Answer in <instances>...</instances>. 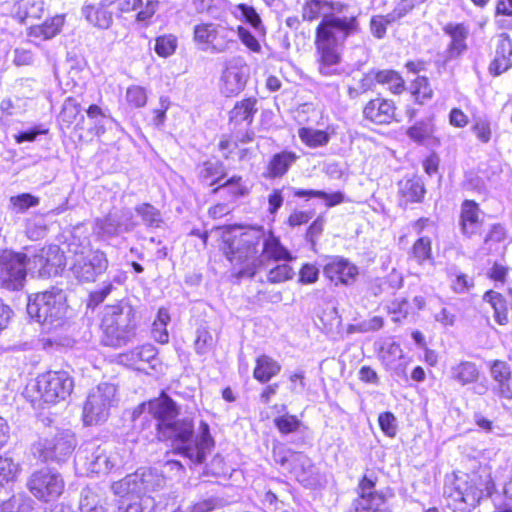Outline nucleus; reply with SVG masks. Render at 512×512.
Here are the masks:
<instances>
[{"instance_id": "nucleus-4", "label": "nucleus", "mask_w": 512, "mask_h": 512, "mask_svg": "<svg viewBox=\"0 0 512 512\" xmlns=\"http://www.w3.org/2000/svg\"><path fill=\"white\" fill-rule=\"evenodd\" d=\"M136 328V313L132 308L112 307L101 322V341L105 346L122 347L135 336Z\"/></svg>"}, {"instance_id": "nucleus-53", "label": "nucleus", "mask_w": 512, "mask_h": 512, "mask_svg": "<svg viewBox=\"0 0 512 512\" xmlns=\"http://www.w3.org/2000/svg\"><path fill=\"white\" fill-rule=\"evenodd\" d=\"M39 262L41 264V271L49 276L57 275L60 267L63 265V255L59 254L58 251L47 252L46 256L39 255Z\"/></svg>"}, {"instance_id": "nucleus-47", "label": "nucleus", "mask_w": 512, "mask_h": 512, "mask_svg": "<svg viewBox=\"0 0 512 512\" xmlns=\"http://www.w3.org/2000/svg\"><path fill=\"white\" fill-rule=\"evenodd\" d=\"M178 47V38L174 34H163L155 38V53L161 58L173 55Z\"/></svg>"}, {"instance_id": "nucleus-33", "label": "nucleus", "mask_w": 512, "mask_h": 512, "mask_svg": "<svg viewBox=\"0 0 512 512\" xmlns=\"http://www.w3.org/2000/svg\"><path fill=\"white\" fill-rule=\"evenodd\" d=\"M281 369L282 366L277 360L270 355L261 354L255 358L252 375L257 382L267 384L279 375Z\"/></svg>"}, {"instance_id": "nucleus-36", "label": "nucleus", "mask_w": 512, "mask_h": 512, "mask_svg": "<svg viewBox=\"0 0 512 512\" xmlns=\"http://www.w3.org/2000/svg\"><path fill=\"white\" fill-rule=\"evenodd\" d=\"M334 134V128L328 126L326 129H314L312 127H301L298 129V136L301 142L308 148H318L326 146Z\"/></svg>"}, {"instance_id": "nucleus-42", "label": "nucleus", "mask_w": 512, "mask_h": 512, "mask_svg": "<svg viewBox=\"0 0 512 512\" xmlns=\"http://www.w3.org/2000/svg\"><path fill=\"white\" fill-rule=\"evenodd\" d=\"M135 211L147 227L159 228L163 223L160 210L148 202L137 205Z\"/></svg>"}, {"instance_id": "nucleus-62", "label": "nucleus", "mask_w": 512, "mask_h": 512, "mask_svg": "<svg viewBox=\"0 0 512 512\" xmlns=\"http://www.w3.org/2000/svg\"><path fill=\"white\" fill-rule=\"evenodd\" d=\"M312 218L309 211L304 210H293L286 219V224L290 228L299 227L307 224Z\"/></svg>"}, {"instance_id": "nucleus-25", "label": "nucleus", "mask_w": 512, "mask_h": 512, "mask_svg": "<svg viewBox=\"0 0 512 512\" xmlns=\"http://www.w3.org/2000/svg\"><path fill=\"white\" fill-rule=\"evenodd\" d=\"M298 159L299 156L292 150L278 151L269 158L263 175L270 180L283 178Z\"/></svg>"}, {"instance_id": "nucleus-38", "label": "nucleus", "mask_w": 512, "mask_h": 512, "mask_svg": "<svg viewBox=\"0 0 512 512\" xmlns=\"http://www.w3.org/2000/svg\"><path fill=\"white\" fill-rule=\"evenodd\" d=\"M469 36L470 25L468 23H458L450 27V58L459 57L468 50Z\"/></svg>"}, {"instance_id": "nucleus-30", "label": "nucleus", "mask_w": 512, "mask_h": 512, "mask_svg": "<svg viewBox=\"0 0 512 512\" xmlns=\"http://www.w3.org/2000/svg\"><path fill=\"white\" fill-rule=\"evenodd\" d=\"M425 188L416 177L404 178L398 183V199L401 206L422 202Z\"/></svg>"}, {"instance_id": "nucleus-20", "label": "nucleus", "mask_w": 512, "mask_h": 512, "mask_svg": "<svg viewBox=\"0 0 512 512\" xmlns=\"http://www.w3.org/2000/svg\"><path fill=\"white\" fill-rule=\"evenodd\" d=\"M258 100L254 96L245 97L236 101L232 109L228 113V125L230 131L238 132L242 128H249L258 112Z\"/></svg>"}, {"instance_id": "nucleus-16", "label": "nucleus", "mask_w": 512, "mask_h": 512, "mask_svg": "<svg viewBox=\"0 0 512 512\" xmlns=\"http://www.w3.org/2000/svg\"><path fill=\"white\" fill-rule=\"evenodd\" d=\"M57 123L63 134L66 132L75 133L78 142H86V139L80 133L84 128L85 117L82 114L81 104L74 96H69L64 100L57 117Z\"/></svg>"}, {"instance_id": "nucleus-1", "label": "nucleus", "mask_w": 512, "mask_h": 512, "mask_svg": "<svg viewBox=\"0 0 512 512\" xmlns=\"http://www.w3.org/2000/svg\"><path fill=\"white\" fill-rule=\"evenodd\" d=\"M180 407L164 390L157 397L142 401L133 408L131 420L138 434L145 440L170 443L172 453L202 464L212 451L215 441L207 422L199 424L200 434L193 444L194 423L179 419Z\"/></svg>"}, {"instance_id": "nucleus-31", "label": "nucleus", "mask_w": 512, "mask_h": 512, "mask_svg": "<svg viewBox=\"0 0 512 512\" xmlns=\"http://www.w3.org/2000/svg\"><path fill=\"white\" fill-rule=\"evenodd\" d=\"M217 187V194L221 193L229 202L236 201L250 193V187L243 176L239 174L227 175Z\"/></svg>"}, {"instance_id": "nucleus-41", "label": "nucleus", "mask_w": 512, "mask_h": 512, "mask_svg": "<svg viewBox=\"0 0 512 512\" xmlns=\"http://www.w3.org/2000/svg\"><path fill=\"white\" fill-rule=\"evenodd\" d=\"M170 321V315L166 308H159L156 318L152 324V336L160 344H166L169 341L167 324Z\"/></svg>"}, {"instance_id": "nucleus-10", "label": "nucleus", "mask_w": 512, "mask_h": 512, "mask_svg": "<svg viewBox=\"0 0 512 512\" xmlns=\"http://www.w3.org/2000/svg\"><path fill=\"white\" fill-rule=\"evenodd\" d=\"M358 29L356 16L324 15L315 28L314 43L340 45Z\"/></svg>"}, {"instance_id": "nucleus-39", "label": "nucleus", "mask_w": 512, "mask_h": 512, "mask_svg": "<svg viewBox=\"0 0 512 512\" xmlns=\"http://www.w3.org/2000/svg\"><path fill=\"white\" fill-rule=\"evenodd\" d=\"M44 12L42 0H18L15 4L14 17L20 23L39 20Z\"/></svg>"}, {"instance_id": "nucleus-3", "label": "nucleus", "mask_w": 512, "mask_h": 512, "mask_svg": "<svg viewBox=\"0 0 512 512\" xmlns=\"http://www.w3.org/2000/svg\"><path fill=\"white\" fill-rule=\"evenodd\" d=\"M73 388L74 379L67 371L48 370L27 384L25 395L34 406H51L66 400Z\"/></svg>"}, {"instance_id": "nucleus-29", "label": "nucleus", "mask_w": 512, "mask_h": 512, "mask_svg": "<svg viewBox=\"0 0 512 512\" xmlns=\"http://www.w3.org/2000/svg\"><path fill=\"white\" fill-rule=\"evenodd\" d=\"M263 259L272 262H291L295 259L292 253L281 243L278 236L269 231L266 238H261Z\"/></svg>"}, {"instance_id": "nucleus-18", "label": "nucleus", "mask_w": 512, "mask_h": 512, "mask_svg": "<svg viewBox=\"0 0 512 512\" xmlns=\"http://www.w3.org/2000/svg\"><path fill=\"white\" fill-rule=\"evenodd\" d=\"M254 139L255 133L252 129H246L239 137L224 134L218 141L217 149L225 160H231L236 156L238 161H245L253 156V151L251 148L241 147V144L251 143Z\"/></svg>"}, {"instance_id": "nucleus-28", "label": "nucleus", "mask_w": 512, "mask_h": 512, "mask_svg": "<svg viewBox=\"0 0 512 512\" xmlns=\"http://www.w3.org/2000/svg\"><path fill=\"white\" fill-rule=\"evenodd\" d=\"M314 46L319 72L326 76L335 74L333 67L341 61L339 45L314 43Z\"/></svg>"}, {"instance_id": "nucleus-27", "label": "nucleus", "mask_w": 512, "mask_h": 512, "mask_svg": "<svg viewBox=\"0 0 512 512\" xmlns=\"http://www.w3.org/2000/svg\"><path fill=\"white\" fill-rule=\"evenodd\" d=\"M480 214L478 203L473 200L463 201L460 212V226L463 234L473 236L481 231L483 221Z\"/></svg>"}, {"instance_id": "nucleus-60", "label": "nucleus", "mask_w": 512, "mask_h": 512, "mask_svg": "<svg viewBox=\"0 0 512 512\" xmlns=\"http://www.w3.org/2000/svg\"><path fill=\"white\" fill-rule=\"evenodd\" d=\"M319 269L313 263H304L298 272V282L303 285L314 284L318 281Z\"/></svg>"}, {"instance_id": "nucleus-43", "label": "nucleus", "mask_w": 512, "mask_h": 512, "mask_svg": "<svg viewBox=\"0 0 512 512\" xmlns=\"http://www.w3.org/2000/svg\"><path fill=\"white\" fill-rule=\"evenodd\" d=\"M410 93L414 101L421 105L433 96V90L425 76H417L411 82Z\"/></svg>"}, {"instance_id": "nucleus-15", "label": "nucleus", "mask_w": 512, "mask_h": 512, "mask_svg": "<svg viewBox=\"0 0 512 512\" xmlns=\"http://www.w3.org/2000/svg\"><path fill=\"white\" fill-rule=\"evenodd\" d=\"M272 457L275 463L286 467L289 473L300 481L307 480L314 467L311 458L307 454L285 448L283 445L273 448Z\"/></svg>"}, {"instance_id": "nucleus-14", "label": "nucleus", "mask_w": 512, "mask_h": 512, "mask_svg": "<svg viewBox=\"0 0 512 512\" xmlns=\"http://www.w3.org/2000/svg\"><path fill=\"white\" fill-rule=\"evenodd\" d=\"M377 86L386 88L392 95H402L407 90L406 80L394 69H371L363 75L360 87L363 92L373 91Z\"/></svg>"}, {"instance_id": "nucleus-55", "label": "nucleus", "mask_w": 512, "mask_h": 512, "mask_svg": "<svg viewBox=\"0 0 512 512\" xmlns=\"http://www.w3.org/2000/svg\"><path fill=\"white\" fill-rule=\"evenodd\" d=\"M510 267L499 261H494L486 271V278L495 285H505L508 282Z\"/></svg>"}, {"instance_id": "nucleus-52", "label": "nucleus", "mask_w": 512, "mask_h": 512, "mask_svg": "<svg viewBox=\"0 0 512 512\" xmlns=\"http://www.w3.org/2000/svg\"><path fill=\"white\" fill-rule=\"evenodd\" d=\"M10 207L16 213H24L40 203V199L30 193H21L9 198Z\"/></svg>"}, {"instance_id": "nucleus-19", "label": "nucleus", "mask_w": 512, "mask_h": 512, "mask_svg": "<svg viewBox=\"0 0 512 512\" xmlns=\"http://www.w3.org/2000/svg\"><path fill=\"white\" fill-rule=\"evenodd\" d=\"M108 267L106 254L101 250H90L86 255L77 259L72 271L80 281L92 282Z\"/></svg>"}, {"instance_id": "nucleus-58", "label": "nucleus", "mask_w": 512, "mask_h": 512, "mask_svg": "<svg viewBox=\"0 0 512 512\" xmlns=\"http://www.w3.org/2000/svg\"><path fill=\"white\" fill-rule=\"evenodd\" d=\"M325 227V218L318 215L307 227L305 231V239L312 245H315L322 236Z\"/></svg>"}, {"instance_id": "nucleus-11", "label": "nucleus", "mask_w": 512, "mask_h": 512, "mask_svg": "<svg viewBox=\"0 0 512 512\" xmlns=\"http://www.w3.org/2000/svg\"><path fill=\"white\" fill-rule=\"evenodd\" d=\"M361 115L366 124L376 127L390 126L400 120L397 102L382 93H377L362 105Z\"/></svg>"}, {"instance_id": "nucleus-61", "label": "nucleus", "mask_w": 512, "mask_h": 512, "mask_svg": "<svg viewBox=\"0 0 512 512\" xmlns=\"http://www.w3.org/2000/svg\"><path fill=\"white\" fill-rule=\"evenodd\" d=\"M396 356L402 357V349L398 343H391L386 348L380 351V360L385 367H391L394 363Z\"/></svg>"}, {"instance_id": "nucleus-23", "label": "nucleus", "mask_w": 512, "mask_h": 512, "mask_svg": "<svg viewBox=\"0 0 512 512\" xmlns=\"http://www.w3.org/2000/svg\"><path fill=\"white\" fill-rule=\"evenodd\" d=\"M123 358L128 366L146 374L149 369H156L158 364L157 349L151 344L135 347L123 354Z\"/></svg>"}, {"instance_id": "nucleus-63", "label": "nucleus", "mask_w": 512, "mask_h": 512, "mask_svg": "<svg viewBox=\"0 0 512 512\" xmlns=\"http://www.w3.org/2000/svg\"><path fill=\"white\" fill-rule=\"evenodd\" d=\"M506 229L501 224H494L489 229L488 233L484 238L486 244H494L503 242L506 239Z\"/></svg>"}, {"instance_id": "nucleus-46", "label": "nucleus", "mask_w": 512, "mask_h": 512, "mask_svg": "<svg viewBox=\"0 0 512 512\" xmlns=\"http://www.w3.org/2000/svg\"><path fill=\"white\" fill-rule=\"evenodd\" d=\"M218 336L207 327H201L196 332L194 348L197 354H205L217 343Z\"/></svg>"}, {"instance_id": "nucleus-34", "label": "nucleus", "mask_w": 512, "mask_h": 512, "mask_svg": "<svg viewBox=\"0 0 512 512\" xmlns=\"http://www.w3.org/2000/svg\"><path fill=\"white\" fill-rule=\"evenodd\" d=\"M64 16L55 15L47 18L43 23L31 25L27 29V35L31 38L49 40L57 36L64 25Z\"/></svg>"}, {"instance_id": "nucleus-32", "label": "nucleus", "mask_w": 512, "mask_h": 512, "mask_svg": "<svg viewBox=\"0 0 512 512\" xmlns=\"http://www.w3.org/2000/svg\"><path fill=\"white\" fill-rule=\"evenodd\" d=\"M109 6L107 0L85 5L83 7L85 19L96 28L108 29L113 23L112 12L108 10Z\"/></svg>"}, {"instance_id": "nucleus-13", "label": "nucleus", "mask_w": 512, "mask_h": 512, "mask_svg": "<svg viewBox=\"0 0 512 512\" xmlns=\"http://www.w3.org/2000/svg\"><path fill=\"white\" fill-rule=\"evenodd\" d=\"M322 274L330 287H349L356 283L360 271L358 266L341 255L326 256Z\"/></svg>"}, {"instance_id": "nucleus-50", "label": "nucleus", "mask_w": 512, "mask_h": 512, "mask_svg": "<svg viewBox=\"0 0 512 512\" xmlns=\"http://www.w3.org/2000/svg\"><path fill=\"white\" fill-rule=\"evenodd\" d=\"M236 8L241 12V19L243 22L265 35L266 29L263 25L262 19L253 6L245 3H239L236 5Z\"/></svg>"}, {"instance_id": "nucleus-45", "label": "nucleus", "mask_w": 512, "mask_h": 512, "mask_svg": "<svg viewBox=\"0 0 512 512\" xmlns=\"http://www.w3.org/2000/svg\"><path fill=\"white\" fill-rule=\"evenodd\" d=\"M478 377L479 371L472 362H461L453 368V379L462 385L473 383L477 381Z\"/></svg>"}, {"instance_id": "nucleus-48", "label": "nucleus", "mask_w": 512, "mask_h": 512, "mask_svg": "<svg viewBox=\"0 0 512 512\" xmlns=\"http://www.w3.org/2000/svg\"><path fill=\"white\" fill-rule=\"evenodd\" d=\"M273 423L282 435L293 434L299 431L302 425L301 420L296 415L288 412L275 417Z\"/></svg>"}, {"instance_id": "nucleus-21", "label": "nucleus", "mask_w": 512, "mask_h": 512, "mask_svg": "<svg viewBox=\"0 0 512 512\" xmlns=\"http://www.w3.org/2000/svg\"><path fill=\"white\" fill-rule=\"evenodd\" d=\"M227 175V167L220 160H205L196 168L198 183L203 188L208 189L212 195H217V186L222 183Z\"/></svg>"}, {"instance_id": "nucleus-9", "label": "nucleus", "mask_w": 512, "mask_h": 512, "mask_svg": "<svg viewBox=\"0 0 512 512\" xmlns=\"http://www.w3.org/2000/svg\"><path fill=\"white\" fill-rule=\"evenodd\" d=\"M29 258L25 253L4 250L0 253V287L20 291L26 283Z\"/></svg>"}, {"instance_id": "nucleus-57", "label": "nucleus", "mask_w": 512, "mask_h": 512, "mask_svg": "<svg viewBox=\"0 0 512 512\" xmlns=\"http://www.w3.org/2000/svg\"><path fill=\"white\" fill-rule=\"evenodd\" d=\"M472 131L475 134L476 138L481 143H488L492 139V128L491 124L487 119L484 118H478L475 119L472 125Z\"/></svg>"}, {"instance_id": "nucleus-7", "label": "nucleus", "mask_w": 512, "mask_h": 512, "mask_svg": "<svg viewBox=\"0 0 512 512\" xmlns=\"http://www.w3.org/2000/svg\"><path fill=\"white\" fill-rule=\"evenodd\" d=\"M465 476L470 481L458 475L454 477L453 488L450 490V497L454 502L475 506L482 496L490 497L496 491L495 479L490 472L474 474L472 477Z\"/></svg>"}, {"instance_id": "nucleus-5", "label": "nucleus", "mask_w": 512, "mask_h": 512, "mask_svg": "<svg viewBox=\"0 0 512 512\" xmlns=\"http://www.w3.org/2000/svg\"><path fill=\"white\" fill-rule=\"evenodd\" d=\"M233 33L234 28L225 20L200 21L193 27L192 40L203 51L224 53L235 43Z\"/></svg>"}, {"instance_id": "nucleus-49", "label": "nucleus", "mask_w": 512, "mask_h": 512, "mask_svg": "<svg viewBox=\"0 0 512 512\" xmlns=\"http://www.w3.org/2000/svg\"><path fill=\"white\" fill-rule=\"evenodd\" d=\"M20 472L19 465L11 458L0 456V486L5 487L17 480Z\"/></svg>"}, {"instance_id": "nucleus-51", "label": "nucleus", "mask_w": 512, "mask_h": 512, "mask_svg": "<svg viewBox=\"0 0 512 512\" xmlns=\"http://www.w3.org/2000/svg\"><path fill=\"white\" fill-rule=\"evenodd\" d=\"M295 275L293 267L284 262L277 264L267 272V281L271 284H280L291 280Z\"/></svg>"}, {"instance_id": "nucleus-17", "label": "nucleus", "mask_w": 512, "mask_h": 512, "mask_svg": "<svg viewBox=\"0 0 512 512\" xmlns=\"http://www.w3.org/2000/svg\"><path fill=\"white\" fill-rule=\"evenodd\" d=\"M512 68V38L502 32L496 35L490 51L488 72L492 77H498Z\"/></svg>"}, {"instance_id": "nucleus-24", "label": "nucleus", "mask_w": 512, "mask_h": 512, "mask_svg": "<svg viewBox=\"0 0 512 512\" xmlns=\"http://www.w3.org/2000/svg\"><path fill=\"white\" fill-rule=\"evenodd\" d=\"M107 4L114 5L119 16L130 14L141 8L135 15L137 22L147 25L156 13L158 2L155 0H147L142 6V0H107Z\"/></svg>"}, {"instance_id": "nucleus-44", "label": "nucleus", "mask_w": 512, "mask_h": 512, "mask_svg": "<svg viewBox=\"0 0 512 512\" xmlns=\"http://www.w3.org/2000/svg\"><path fill=\"white\" fill-rule=\"evenodd\" d=\"M324 7L332 9L333 2L326 0H306L302 6V20L313 22L319 19Z\"/></svg>"}, {"instance_id": "nucleus-35", "label": "nucleus", "mask_w": 512, "mask_h": 512, "mask_svg": "<svg viewBox=\"0 0 512 512\" xmlns=\"http://www.w3.org/2000/svg\"><path fill=\"white\" fill-rule=\"evenodd\" d=\"M436 129L430 120H421L411 125L407 131V136L417 144H439L440 140L435 134Z\"/></svg>"}, {"instance_id": "nucleus-6", "label": "nucleus", "mask_w": 512, "mask_h": 512, "mask_svg": "<svg viewBox=\"0 0 512 512\" xmlns=\"http://www.w3.org/2000/svg\"><path fill=\"white\" fill-rule=\"evenodd\" d=\"M67 297L63 290L51 288L29 297L28 313L40 323H54L66 316Z\"/></svg>"}, {"instance_id": "nucleus-56", "label": "nucleus", "mask_w": 512, "mask_h": 512, "mask_svg": "<svg viewBox=\"0 0 512 512\" xmlns=\"http://www.w3.org/2000/svg\"><path fill=\"white\" fill-rule=\"evenodd\" d=\"M236 32L241 43L252 53H261L262 46L256 36L245 26L238 25Z\"/></svg>"}, {"instance_id": "nucleus-26", "label": "nucleus", "mask_w": 512, "mask_h": 512, "mask_svg": "<svg viewBox=\"0 0 512 512\" xmlns=\"http://www.w3.org/2000/svg\"><path fill=\"white\" fill-rule=\"evenodd\" d=\"M507 295L510 298L509 301L503 293L493 289H489L483 294V300L490 304L493 309L494 320L500 326L507 325L510 320L509 312L512 311V287L507 289Z\"/></svg>"}, {"instance_id": "nucleus-64", "label": "nucleus", "mask_w": 512, "mask_h": 512, "mask_svg": "<svg viewBox=\"0 0 512 512\" xmlns=\"http://www.w3.org/2000/svg\"><path fill=\"white\" fill-rule=\"evenodd\" d=\"M407 305L406 300H394L391 306L388 308V313L393 315L392 320L394 322H400L402 319L407 317Z\"/></svg>"}, {"instance_id": "nucleus-37", "label": "nucleus", "mask_w": 512, "mask_h": 512, "mask_svg": "<svg viewBox=\"0 0 512 512\" xmlns=\"http://www.w3.org/2000/svg\"><path fill=\"white\" fill-rule=\"evenodd\" d=\"M405 7L397 6L386 15H374L370 20V30L374 37L381 39L385 36L387 26L400 20L407 14Z\"/></svg>"}, {"instance_id": "nucleus-59", "label": "nucleus", "mask_w": 512, "mask_h": 512, "mask_svg": "<svg viewBox=\"0 0 512 512\" xmlns=\"http://www.w3.org/2000/svg\"><path fill=\"white\" fill-rule=\"evenodd\" d=\"M378 424L381 431L389 438H394L397 434V424L394 414L385 411L379 414Z\"/></svg>"}, {"instance_id": "nucleus-8", "label": "nucleus", "mask_w": 512, "mask_h": 512, "mask_svg": "<svg viewBox=\"0 0 512 512\" xmlns=\"http://www.w3.org/2000/svg\"><path fill=\"white\" fill-rule=\"evenodd\" d=\"M378 476L371 470H366L358 480L357 496L352 501L353 512H381L388 496L393 493L390 489L377 491Z\"/></svg>"}, {"instance_id": "nucleus-22", "label": "nucleus", "mask_w": 512, "mask_h": 512, "mask_svg": "<svg viewBox=\"0 0 512 512\" xmlns=\"http://www.w3.org/2000/svg\"><path fill=\"white\" fill-rule=\"evenodd\" d=\"M489 370L495 385L493 394L499 399L512 400V371L509 364L503 360H493L489 364Z\"/></svg>"}, {"instance_id": "nucleus-2", "label": "nucleus", "mask_w": 512, "mask_h": 512, "mask_svg": "<svg viewBox=\"0 0 512 512\" xmlns=\"http://www.w3.org/2000/svg\"><path fill=\"white\" fill-rule=\"evenodd\" d=\"M219 250L230 264L231 275L237 279L252 278L263 266L259 247L260 226L226 224L215 227Z\"/></svg>"}, {"instance_id": "nucleus-54", "label": "nucleus", "mask_w": 512, "mask_h": 512, "mask_svg": "<svg viewBox=\"0 0 512 512\" xmlns=\"http://www.w3.org/2000/svg\"><path fill=\"white\" fill-rule=\"evenodd\" d=\"M125 100L132 109L143 108L148 101L145 88L139 85H131L126 89Z\"/></svg>"}, {"instance_id": "nucleus-12", "label": "nucleus", "mask_w": 512, "mask_h": 512, "mask_svg": "<svg viewBox=\"0 0 512 512\" xmlns=\"http://www.w3.org/2000/svg\"><path fill=\"white\" fill-rule=\"evenodd\" d=\"M65 482L58 472L43 468L34 471L27 481L29 492L39 501L50 502L64 491Z\"/></svg>"}, {"instance_id": "nucleus-40", "label": "nucleus", "mask_w": 512, "mask_h": 512, "mask_svg": "<svg viewBox=\"0 0 512 512\" xmlns=\"http://www.w3.org/2000/svg\"><path fill=\"white\" fill-rule=\"evenodd\" d=\"M409 259L419 265H423L426 262L433 263L434 258L431 238L428 236L417 238L409 250Z\"/></svg>"}]
</instances>
